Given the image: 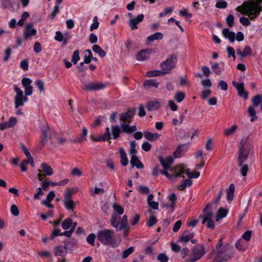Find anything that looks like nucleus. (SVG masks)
Returning a JSON list of instances; mask_svg holds the SVG:
<instances>
[{"instance_id": "obj_50", "label": "nucleus", "mask_w": 262, "mask_h": 262, "mask_svg": "<svg viewBox=\"0 0 262 262\" xmlns=\"http://www.w3.org/2000/svg\"><path fill=\"white\" fill-rule=\"evenodd\" d=\"M212 70L213 72L217 75H221L222 73V69L219 67V64L217 62L215 63L212 66Z\"/></svg>"}, {"instance_id": "obj_30", "label": "nucleus", "mask_w": 262, "mask_h": 262, "mask_svg": "<svg viewBox=\"0 0 262 262\" xmlns=\"http://www.w3.org/2000/svg\"><path fill=\"white\" fill-rule=\"evenodd\" d=\"M198 169L202 168L204 165L206 159L203 156V152L202 150H198Z\"/></svg>"}, {"instance_id": "obj_31", "label": "nucleus", "mask_w": 262, "mask_h": 262, "mask_svg": "<svg viewBox=\"0 0 262 262\" xmlns=\"http://www.w3.org/2000/svg\"><path fill=\"white\" fill-rule=\"evenodd\" d=\"M186 150V145L184 144L178 146L174 152L173 153L174 157L177 158H180Z\"/></svg>"}, {"instance_id": "obj_49", "label": "nucleus", "mask_w": 262, "mask_h": 262, "mask_svg": "<svg viewBox=\"0 0 262 262\" xmlns=\"http://www.w3.org/2000/svg\"><path fill=\"white\" fill-rule=\"evenodd\" d=\"M185 95L183 92H178L174 96V98L178 102H181L185 98Z\"/></svg>"}, {"instance_id": "obj_35", "label": "nucleus", "mask_w": 262, "mask_h": 262, "mask_svg": "<svg viewBox=\"0 0 262 262\" xmlns=\"http://www.w3.org/2000/svg\"><path fill=\"white\" fill-rule=\"evenodd\" d=\"M248 113L249 115L251 117L250 119L251 122H253L257 119L255 110L252 105L249 106L248 108Z\"/></svg>"}, {"instance_id": "obj_9", "label": "nucleus", "mask_w": 262, "mask_h": 262, "mask_svg": "<svg viewBox=\"0 0 262 262\" xmlns=\"http://www.w3.org/2000/svg\"><path fill=\"white\" fill-rule=\"evenodd\" d=\"M37 32L32 23L27 24L24 28L23 36L25 40H30L37 35Z\"/></svg>"}, {"instance_id": "obj_34", "label": "nucleus", "mask_w": 262, "mask_h": 262, "mask_svg": "<svg viewBox=\"0 0 262 262\" xmlns=\"http://www.w3.org/2000/svg\"><path fill=\"white\" fill-rule=\"evenodd\" d=\"M79 191V189L77 187L68 188L64 192V196H71L76 194Z\"/></svg>"}, {"instance_id": "obj_23", "label": "nucleus", "mask_w": 262, "mask_h": 262, "mask_svg": "<svg viewBox=\"0 0 262 262\" xmlns=\"http://www.w3.org/2000/svg\"><path fill=\"white\" fill-rule=\"evenodd\" d=\"M119 154L121 158V164L123 166H126L128 163V160L127 154L124 149L122 147L119 148Z\"/></svg>"}, {"instance_id": "obj_64", "label": "nucleus", "mask_w": 262, "mask_h": 262, "mask_svg": "<svg viewBox=\"0 0 262 262\" xmlns=\"http://www.w3.org/2000/svg\"><path fill=\"white\" fill-rule=\"evenodd\" d=\"M41 134H48L50 127L47 123H42L40 126Z\"/></svg>"}, {"instance_id": "obj_21", "label": "nucleus", "mask_w": 262, "mask_h": 262, "mask_svg": "<svg viewBox=\"0 0 262 262\" xmlns=\"http://www.w3.org/2000/svg\"><path fill=\"white\" fill-rule=\"evenodd\" d=\"M113 138L116 139L120 137V135L122 132V128L118 125H112L111 126Z\"/></svg>"}, {"instance_id": "obj_38", "label": "nucleus", "mask_w": 262, "mask_h": 262, "mask_svg": "<svg viewBox=\"0 0 262 262\" xmlns=\"http://www.w3.org/2000/svg\"><path fill=\"white\" fill-rule=\"evenodd\" d=\"M54 198H46L41 202V204L49 208H53L54 205L51 203Z\"/></svg>"}, {"instance_id": "obj_54", "label": "nucleus", "mask_w": 262, "mask_h": 262, "mask_svg": "<svg viewBox=\"0 0 262 262\" xmlns=\"http://www.w3.org/2000/svg\"><path fill=\"white\" fill-rule=\"evenodd\" d=\"M96 237L97 238V235H96L94 233H91L87 236L86 241L89 244L94 246Z\"/></svg>"}, {"instance_id": "obj_7", "label": "nucleus", "mask_w": 262, "mask_h": 262, "mask_svg": "<svg viewBox=\"0 0 262 262\" xmlns=\"http://www.w3.org/2000/svg\"><path fill=\"white\" fill-rule=\"evenodd\" d=\"M14 89L16 93L14 97V104L16 108L23 106L24 103L28 101L27 96L24 95L23 91L16 84L14 85Z\"/></svg>"}, {"instance_id": "obj_36", "label": "nucleus", "mask_w": 262, "mask_h": 262, "mask_svg": "<svg viewBox=\"0 0 262 262\" xmlns=\"http://www.w3.org/2000/svg\"><path fill=\"white\" fill-rule=\"evenodd\" d=\"M104 189L103 188L95 186L94 188H92L90 190V194L92 195H101L103 193Z\"/></svg>"}, {"instance_id": "obj_51", "label": "nucleus", "mask_w": 262, "mask_h": 262, "mask_svg": "<svg viewBox=\"0 0 262 262\" xmlns=\"http://www.w3.org/2000/svg\"><path fill=\"white\" fill-rule=\"evenodd\" d=\"M192 184V182L190 179L184 180L182 184L179 186V189L180 190H183L186 187L190 186Z\"/></svg>"}, {"instance_id": "obj_39", "label": "nucleus", "mask_w": 262, "mask_h": 262, "mask_svg": "<svg viewBox=\"0 0 262 262\" xmlns=\"http://www.w3.org/2000/svg\"><path fill=\"white\" fill-rule=\"evenodd\" d=\"M72 220L71 218L68 217L63 221L61 224V226L63 229L67 230L69 229L72 226Z\"/></svg>"}, {"instance_id": "obj_13", "label": "nucleus", "mask_w": 262, "mask_h": 262, "mask_svg": "<svg viewBox=\"0 0 262 262\" xmlns=\"http://www.w3.org/2000/svg\"><path fill=\"white\" fill-rule=\"evenodd\" d=\"M74 242V239H67L64 242V246H57L56 248V251H55V255L56 256H63V254L64 253V250H68L69 248V244L71 242Z\"/></svg>"}, {"instance_id": "obj_46", "label": "nucleus", "mask_w": 262, "mask_h": 262, "mask_svg": "<svg viewBox=\"0 0 262 262\" xmlns=\"http://www.w3.org/2000/svg\"><path fill=\"white\" fill-rule=\"evenodd\" d=\"M48 141V134H41L39 143L42 146H44Z\"/></svg>"}, {"instance_id": "obj_37", "label": "nucleus", "mask_w": 262, "mask_h": 262, "mask_svg": "<svg viewBox=\"0 0 262 262\" xmlns=\"http://www.w3.org/2000/svg\"><path fill=\"white\" fill-rule=\"evenodd\" d=\"M130 150L129 155L132 157L136 156L137 151L136 150V142L135 141H133L130 142Z\"/></svg>"}, {"instance_id": "obj_33", "label": "nucleus", "mask_w": 262, "mask_h": 262, "mask_svg": "<svg viewBox=\"0 0 262 262\" xmlns=\"http://www.w3.org/2000/svg\"><path fill=\"white\" fill-rule=\"evenodd\" d=\"M93 51L97 54L100 57H104L106 55L105 52L97 45H95L92 47Z\"/></svg>"}, {"instance_id": "obj_5", "label": "nucleus", "mask_w": 262, "mask_h": 262, "mask_svg": "<svg viewBox=\"0 0 262 262\" xmlns=\"http://www.w3.org/2000/svg\"><path fill=\"white\" fill-rule=\"evenodd\" d=\"M233 256V247L229 244H226L222 249L217 250L215 259L216 262H224L231 258Z\"/></svg>"}, {"instance_id": "obj_57", "label": "nucleus", "mask_w": 262, "mask_h": 262, "mask_svg": "<svg viewBox=\"0 0 262 262\" xmlns=\"http://www.w3.org/2000/svg\"><path fill=\"white\" fill-rule=\"evenodd\" d=\"M134 251L133 247H130L129 248L124 250L122 252V257L123 258H127L130 254H132Z\"/></svg>"}, {"instance_id": "obj_20", "label": "nucleus", "mask_w": 262, "mask_h": 262, "mask_svg": "<svg viewBox=\"0 0 262 262\" xmlns=\"http://www.w3.org/2000/svg\"><path fill=\"white\" fill-rule=\"evenodd\" d=\"M193 237V232H190L188 231H185L180 236H179V241L185 243L189 242Z\"/></svg>"}, {"instance_id": "obj_48", "label": "nucleus", "mask_w": 262, "mask_h": 262, "mask_svg": "<svg viewBox=\"0 0 262 262\" xmlns=\"http://www.w3.org/2000/svg\"><path fill=\"white\" fill-rule=\"evenodd\" d=\"M163 72L160 70H153L147 72L146 76L148 77L157 76L161 75Z\"/></svg>"}, {"instance_id": "obj_41", "label": "nucleus", "mask_w": 262, "mask_h": 262, "mask_svg": "<svg viewBox=\"0 0 262 262\" xmlns=\"http://www.w3.org/2000/svg\"><path fill=\"white\" fill-rule=\"evenodd\" d=\"M237 129V126L235 124L232 125L231 127L227 128L225 130V135L227 137H229L232 135L235 130Z\"/></svg>"}, {"instance_id": "obj_59", "label": "nucleus", "mask_w": 262, "mask_h": 262, "mask_svg": "<svg viewBox=\"0 0 262 262\" xmlns=\"http://www.w3.org/2000/svg\"><path fill=\"white\" fill-rule=\"evenodd\" d=\"M35 83L36 87L40 92H42L45 90V84L41 80H37Z\"/></svg>"}, {"instance_id": "obj_14", "label": "nucleus", "mask_w": 262, "mask_h": 262, "mask_svg": "<svg viewBox=\"0 0 262 262\" xmlns=\"http://www.w3.org/2000/svg\"><path fill=\"white\" fill-rule=\"evenodd\" d=\"M144 17V15L140 14L137 17L130 18L128 22L130 29L133 30L138 29L137 25L143 21Z\"/></svg>"}, {"instance_id": "obj_26", "label": "nucleus", "mask_w": 262, "mask_h": 262, "mask_svg": "<svg viewBox=\"0 0 262 262\" xmlns=\"http://www.w3.org/2000/svg\"><path fill=\"white\" fill-rule=\"evenodd\" d=\"M111 138V134L110 132V129L109 127H107L105 129V132L104 135L102 136L98 137L94 139L96 141H108Z\"/></svg>"}, {"instance_id": "obj_17", "label": "nucleus", "mask_w": 262, "mask_h": 262, "mask_svg": "<svg viewBox=\"0 0 262 262\" xmlns=\"http://www.w3.org/2000/svg\"><path fill=\"white\" fill-rule=\"evenodd\" d=\"M152 52L151 49H143L136 55V59L138 61H144L149 58L150 54Z\"/></svg>"}, {"instance_id": "obj_32", "label": "nucleus", "mask_w": 262, "mask_h": 262, "mask_svg": "<svg viewBox=\"0 0 262 262\" xmlns=\"http://www.w3.org/2000/svg\"><path fill=\"white\" fill-rule=\"evenodd\" d=\"M40 167L42 171L46 173V175L50 176L53 173L52 168L48 164L43 163L41 164Z\"/></svg>"}, {"instance_id": "obj_62", "label": "nucleus", "mask_w": 262, "mask_h": 262, "mask_svg": "<svg viewBox=\"0 0 262 262\" xmlns=\"http://www.w3.org/2000/svg\"><path fill=\"white\" fill-rule=\"evenodd\" d=\"M17 119L15 117H10L9 120L6 122L9 128L14 127L17 123Z\"/></svg>"}, {"instance_id": "obj_3", "label": "nucleus", "mask_w": 262, "mask_h": 262, "mask_svg": "<svg viewBox=\"0 0 262 262\" xmlns=\"http://www.w3.org/2000/svg\"><path fill=\"white\" fill-rule=\"evenodd\" d=\"M113 231L109 229L100 230L97 233V239L105 246L116 247V242L113 237Z\"/></svg>"}, {"instance_id": "obj_29", "label": "nucleus", "mask_w": 262, "mask_h": 262, "mask_svg": "<svg viewBox=\"0 0 262 262\" xmlns=\"http://www.w3.org/2000/svg\"><path fill=\"white\" fill-rule=\"evenodd\" d=\"M163 37L164 35L161 32H156L147 37V42L150 43L154 41L155 40L162 39L163 38Z\"/></svg>"}, {"instance_id": "obj_25", "label": "nucleus", "mask_w": 262, "mask_h": 262, "mask_svg": "<svg viewBox=\"0 0 262 262\" xmlns=\"http://www.w3.org/2000/svg\"><path fill=\"white\" fill-rule=\"evenodd\" d=\"M228 213V210L225 209L224 208H220L219 210H217L215 217H216V221H219L221 219H222L226 216L227 214Z\"/></svg>"}, {"instance_id": "obj_58", "label": "nucleus", "mask_w": 262, "mask_h": 262, "mask_svg": "<svg viewBox=\"0 0 262 262\" xmlns=\"http://www.w3.org/2000/svg\"><path fill=\"white\" fill-rule=\"evenodd\" d=\"M11 4L9 1L0 0V6L3 9H8L11 6Z\"/></svg>"}, {"instance_id": "obj_52", "label": "nucleus", "mask_w": 262, "mask_h": 262, "mask_svg": "<svg viewBox=\"0 0 262 262\" xmlns=\"http://www.w3.org/2000/svg\"><path fill=\"white\" fill-rule=\"evenodd\" d=\"M80 59L79 51L77 50H75L73 54L72 57V62L74 64H76L78 60Z\"/></svg>"}, {"instance_id": "obj_43", "label": "nucleus", "mask_w": 262, "mask_h": 262, "mask_svg": "<svg viewBox=\"0 0 262 262\" xmlns=\"http://www.w3.org/2000/svg\"><path fill=\"white\" fill-rule=\"evenodd\" d=\"M154 198H147V203L149 206L155 210L159 209V203L152 200Z\"/></svg>"}, {"instance_id": "obj_11", "label": "nucleus", "mask_w": 262, "mask_h": 262, "mask_svg": "<svg viewBox=\"0 0 262 262\" xmlns=\"http://www.w3.org/2000/svg\"><path fill=\"white\" fill-rule=\"evenodd\" d=\"M232 84L237 90L238 95L240 97L243 98L244 100H247L248 98L249 94L245 90L244 83H237L235 81H232Z\"/></svg>"}, {"instance_id": "obj_1", "label": "nucleus", "mask_w": 262, "mask_h": 262, "mask_svg": "<svg viewBox=\"0 0 262 262\" xmlns=\"http://www.w3.org/2000/svg\"><path fill=\"white\" fill-rule=\"evenodd\" d=\"M242 13L248 16L251 20H254L259 15L262 11V6L259 3H255L253 1H247L244 4L237 7L236 10L237 11H241Z\"/></svg>"}, {"instance_id": "obj_15", "label": "nucleus", "mask_w": 262, "mask_h": 262, "mask_svg": "<svg viewBox=\"0 0 262 262\" xmlns=\"http://www.w3.org/2000/svg\"><path fill=\"white\" fill-rule=\"evenodd\" d=\"M159 160L164 169L166 170L173 171V168L171 167V165L173 161V159L172 157H167L165 159H163L162 157H160Z\"/></svg>"}, {"instance_id": "obj_18", "label": "nucleus", "mask_w": 262, "mask_h": 262, "mask_svg": "<svg viewBox=\"0 0 262 262\" xmlns=\"http://www.w3.org/2000/svg\"><path fill=\"white\" fill-rule=\"evenodd\" d=\"M145 106L149 111H157L161 107V103L158 100H151L147 102Z\"/></svg>"}, {"instance_id": "obj_16", "label": "nucleus", "mask_w": 262, "mask_h": 262, "mask_svg": "<svg viewBox=\"0 0 262 262\" xmlns=\"http://www.w3.org/2000/svg\"><path fill=\"white\" fill-rule=\"evenodd\" d=\"M104 85L95 82H89L83 84V89L86 91H95L103 89Z\"/></svg>"}, {"instance_id": "obj_44", "label": "nucleus", "mask_w": 262, "mask_h": 262, "mask_svg": "<svg viewBox=\"0 0 262 262\" xmlns=\"http://www.w3.org/2000/svg\"><path fill=\"white\" fill-rule=\"evenodd\" d=\"M113 208L114 210L119 215H122L124 213V209L119 204L115 202L113 203Z\"/></svg>"}, {"instance_id": "obj_8", "label": "nucleus", "mask_w": 262, "mask_h": 262, "mask_svg": "<svg viewBox=\"0 0 262 262\" xmlns=\"http://www.w3.org/2000/svg\"><path fill=\"white\" fill-rule=\"evenodd\" d=\"M177 62V56L172 55L169 56L166 60L161 63V68L164 74H169L171 70L173 69Z\"/></svg>"}, {"instance_id": "obj_40", "label": "nucleus", "mask_w": 262, "mask_h": 262, "mask_svg": "<svg viewBox=\"0 0 262 262\" xmlns=\"http://www.w3.org/2000/svg\"><path fill=\"white\" fill-rule=\"evenodd\" d=\"M206 253L205 248L202 244L198 245V260L202 257Z\"/></svg>"}, {"instance_id": "obj_22", "label": "nucleus", "mask_w": 262, "mask_h": 262, "mask_svg": "<svg viewBox=\"0 0 262 262\" xmlns=\"http://www.w3.org/2000/svg\"><path fill=\"white\" fill-rule=\"evenodd\" d=\"M64 205L69 211H73L75 208L74 202L71 200V198H64Z\"/></svg>"}, {"instance_id": "obj_47", "label": "nucleus", "mask_w": 262, "mask_h": 262, "mask_svg": "<svg viewBox=\"0 0 262 262\" xmlns=\"http://www.w3.org/2000/svg\"><path fill=\"white\" fill-rule=\"evenodd\" d=\"M118 216L116 214H114L112 215L110 221L112 226L115 228H118L119 226V222L117 221Z\"/></svg>"}, {"instance_id": "obj_56", "label": "nucleus", "mask_w": 262, "mask_h": 262, "mask_svg": "<svg viewBox=\"0 0 262 262\" xmlns=\"http://www.w3.org/2000/svg\"><path fill=\"white\" fill-rule=\"evenodd\" d=\"M127 216L126 215H124L122 218L120 226L119 227V230H121L125 228L127 226Z\"/></svg>"}, {"instance_id": "obj_24", "label": "nucleus", "mask_w": 262, "mask_h": 262, "mask_svg": "<svg viewBox=\"0 0 262 262\" xmlns=\"http://www.w3.org/2000/svg\"><path fill=\"white\" fill-rule=\"evenodd\" d=\"M159 85V83L156 81L154 79H147L144 82L143 86L146 90L149 89L151 87L158 88Z\"/></svg>"}, {"instance_id": "obj_63", "label": "nucleus", "mask_w": 262, "mask_h": 262, "mask_svg": "<svg viewBox=\"0 0 262 262\" xmlns=\"http://www.w3.org/2000/svg\"><path fill=\"white\" fill-rule=\"evenodd\" d=\"M173 11V8L172 7H167L166 8L164 11L159 14V17L162 18L166 16V15L170 14Z\"/></svg>"}, {"instance_id": "obj_60", "label": "nucleus", "mask_w": 262, "mask_h": 262, "mask_svg": "<svg viewBox=\"0 0 262 262\" xmlns=\"http://www.w3.org/2000/svg\"><path fill=\"white\" fill-rule=\"evenodd\" d=\"M169 198V201H170V203L165 204L164 205V206L166 208L170 207L172 209H173L174 208L176 201L177 198Z\"/></svg>"}, {"instance_id": "obj_42", "label": "nucleus", "mask_w": 262, "mask_h": 262, "mask_svg": "<svg viewBox=\"0 0 262 262\" xmlns=\"http://www.w3.org/2000/svg\"><path fill=\"white\" fill-rule=\"evenodd\" d=\"M29 17V14L27 12H24L20 19L17 22V25L19 26H23L25 23V20Z\"/></svg>"}, {"instance_id": "obj_53", "label": "nucleus", "mask_w": 262, "mask_h": 262, "mask_svg": "<svg viewBox=\"0 0 262 262\" xmlns=\"http://www.w3.org/2000/svg\"><path fill=\"white\" fill-rule=\"evenodd\" d=\"M261 96L260 95H255L252 100V103L255 106H257L261 101Z\"/></svg>"}, {"instance_id": "obj_10", "label": "nucleus", "mask_w": 262, "mask_h": 262, "mask_svg": "<svg viewBox=\"0 0 262 262\" xmlns=\"http://www.w3.org/2000/svg\"><path fill=\"white\" fill-rule=\"evenodd\" d=\"M21 84L25 90V94L26 96H30L33 93L32 80L27 77H24L21 79Z\"/></svg>"}, {"instance_id": "obj_19", "label": "nucleus", "mask_w": 262, "mask_h": 262, "mask_svg": "<svg viewBox=\"0 0 262 262\" xmlns=\"http://www.w3.org/2000/svg\"><path fill=\"white\" fill-rule=\"evenodd\" d=\"M222 34L225 38H228L230 42L234 41L235 38V33L233 31H230L228 28H224L222 30Z\"/></svg>"}, {"instance_id": "obj_28", "label": "nucleus", "mask_w": 262, "mask_h": 262, "mask_svg": "<svg viewBox=\"0 0 262 262\" xmlns=\"http://www.w3.org/2000/svg\"><path fill=\"white\" fill-rule=\"evenodd\" d=\"M130 163L133 167H136L138 169H142L144 167L143 164L141 162L137 156L132 157Z\"/></svg>"}, {"instance_id": "obj_2", "label": "nucleus", "mask_w": 262, "mask_h": 262, "mask_svg": "<svg viewBox=\"0 0 262 262\" xmlns=\"http://www.w3.org/2000/svg\"><path fill=\"white\" fill-rule=\"evenodd\" d=\"M134 115V110H129L126 112L120 114V127L123 132L127 134H130L137 131V129L135 125L132 126L129 125V123L132 121Z\"/></svg>"}, {"instance_id": "obj_61", "label": "nucleus", "mask_w": 262, "mask_h": 262, "mask_svg": "<svg viewBox=\"0 0 262 262\" xmlns=\"http://www.w3.org/2000/svg\"><path fill=\"white\" fill-rule=\"evenodd\" d=\"M234 17L232 14H229L226 18V21L229 27L231 28L234 24Z\"/></svg>"}, {"instance_id": "obj_6", "label": "nucleus", "mask_w": 262, "mask_h": 262, "mask_svg": "<svg viewBox=\"0 0 262 262\" xmlns=\"http://www.w3.org/2000/svg\"><path fill=\"white\" fill-rule=\"evenodd\" d=\"M250 154V147L241 141L238 146L237 163L238 166H242L248 158Z\"/></svg>"}, {"instance_id": "obj_4", "label": "nucleus", "mask_w": 262, "mask_h": 262, "mask_svg": "<svg viewBox=\"0 0 262 262\" xmlns=\"http://www.w3.org/2000/svg\"><path fill=\"white\" fill-rule=\"evenodd\" d=\"M174 175H170L167 171L165 170H161L160 173L162 174L165 175L168 179L173 180L178 177H181L184 173H185L189 178H196V173L195 172H190L189 169H187L186 171L185 168L182 165L177 166L174 170Z\"/></svg>"}, {"instance_id": "obj_27", "label": "nucleus", "mask_w": 262, "mask_h": 262, "mask_svg": "<svg viewBox=\"0 0 262 262\" xmlns=\"http://www.w3.org/2000/svg\"><path fill=\"white\" fill-rule=\"evenodd\" d=\"M144 137L150 141H154L159 138L160 135L158 133H151L150 132L146 131L144 132Z\"/></svg>"}, {"instance_id": "obj_12", "label": "nucleus", "mask_w": 262, "mask_h": 262, "mask_svg": "<svg viewBox=\"0 0 262 262\" xmlns=\"http://www.w3.org/2000/svg\"><path fill=\"white\" fill-rule=\"evenodd\" d=\"M213 204H208L203 210V215L201 217H203L202 223L205 224L207 220H212L213 216V212L211 211L212 206Z\"/></svg>"}, {"instance_id": "obj_55", "label": "nucleus", "mask_w": 262, "mask_h": 262, "mask_svg": "<svg viewBox=\"0 0 262 262\" xmlns=\"http://www.w3.org/2000/svg\"><path fill=\"white\" fill-rule=\"evenodd\" d=\"M227 3L223 0H218L215 4V7L219 9H225L227 7Z\"/></svg>"}, {"instance_id": "obj_45", "label": "nucleus", "mask_w": 262, "mask_h": 262, "mask_svg": "<svg viewBox=\"0 0 262 262\" xmlns=\"http://www.w3.org/2000/svg\"><path fill=\"white\" fill-rule=\"evenodd\" d=\"M157 222V219L155 215H151L150 216L149 219L147 222V226L149 227H151L154 226Z\"/></svg>"}]
</instances>
